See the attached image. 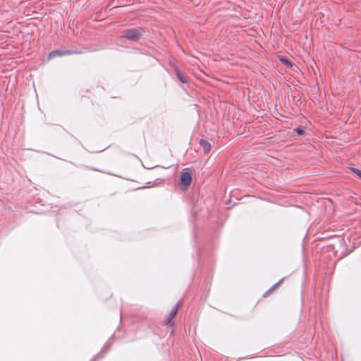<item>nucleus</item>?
<instances>
[{
  "label": "nucleus",
  "instance_id": "f257e3e1",
  "mask_svg": "<svg viewBox=\"0 0 361 361\" xmlns=\"http://www.w3.org/2000/svg\"><path fill=\"white\" fill-rule=\"evenodd\" d=\"M144 31L140 27L124 30L121 35V38H125L132 41H137L142 35Z\"/></svg>",
  "mask_w": 361,
  "mask_h": 361
},
{
  "label": "nucleus",
  "instance_id": "f03ea898",
  "mask_svg": "<svg viewBox=\"0 0 361 361\" xmlns=\"http://www.w3.org/2000/svg\"><path fill=\"white\" fill-rule=\"evenodd\" d=\"M192 182V174L190 172V169L186 168L184 169L181 173L180 176V183L181 185V189L183 190H186L188 186L190 185Z\"/></svg>",
  "mask_w": 361,
  "mask_h": 361
},
{
  "label": "nucleus",
  "instance_id": "7ed1b4c3",
  "mask_svg": "<svg viewBox=\"0 0 361 361\" xmlns=\"http://www.w3.org/2000/svg\"><path fill=\"white\" fill-rule=\"evenodd\" d=\"M179 307V304H176L171 307L168 314L164 317V323L165 325L171 326H173L174 323L173 322L172 320L177 314Z\"/></svg>",
  "mask_w": 361,
  "mask_h": 361
},
{
  "label": "nucleus",
  "instance_id": "20e7f679",
  "mask_svg": "<svg viewBox=\"0 0 361 361\" xmlns=\"http://www.w3.org/2000/svg\"><path fill=\"white\" fill-rule=\"evenodd\" d=\"M80 54V51H71V50H66V51H61V50H55L52 51L49 54V58H54L56 56H62L65 55H71V54Z\"/></svg>",
  "mask_w": 361,
  "mask_h": 361
},
{
  "label": "nucleus",
  "instance_id": "39448f33",
  "mask_svg": "<svg viewBox=\"0 0 361 361\" xmlns=\"http://www.w3.org/2000/svg\"><path fill=\"white\" fill-rule=\"evenodd\" d=\"M200 145L203 148L205 153H208L211 150V145L207 140H200Z\"/></svg>",
  "mask_w": 361,
  "mask_h": 361
},
{
  "label": "nucleus",
  "instance_id": "423d86ee",
  "mask_svg": "<svg viewBox=\"0 0 361 361\" xmlns=\"http://www.w3.org/2000/svg\"><path fill=\"white\" fill-rule=\"evenodd\" d=\"M279 60L281 61V62L282 63H283L286 66H290H290H293L292 63L288 59H286L285 57L279 56Z\"/></svg>",
  "mask_w": 361,
  "mask_h": 361
},
{
  "label": "nucleus",
  "instance_id": "0eeeda50",
  "mask_svg": "<svg viewBox=\"0 0 361 361\" xmlns=\"http://www.w3.org/2000/svg\"><path fill=\"white\" fill-rule=\"evenodd\" d=\"M177 76L179 80L183 83H186L188 82V79L185 76L181 74L178 71H176Z\"/></svg>",
  "mask_w": 361,
  "mask_h": 361
},
{
  "label": "nucleus",
  "instance_id": "6e6552de",
  "mask_svg": "<svg viewBox=\"0 0 361 361\" xmlns=\"http://www.w3.org/2000/svg\"><path fill=\"white\" fill-rule=\"evenodd\" d=\"M353 173H355L360 179H361V171L357 169H351Z\"/></svg>",
  "mask_w": 361,
  "mask_h": 361
},
{
  "label": "nucleus",
  "instance_id": "1a4fd4ad",
  "mask_svg": "<svg viewBox=\"0 0 361 361\" xmlns=\"http://www.w3.org/2000/svg\"><path fill=\"white\" fill-rule=\"evenodd\" d=\"M295 130V131L297 132V133H298V135H303V134H304V130H303V129H302V128H296Z\"/></svg>",
  "mask_w": 361,
  "mask_h": 361
}]
</instances>
